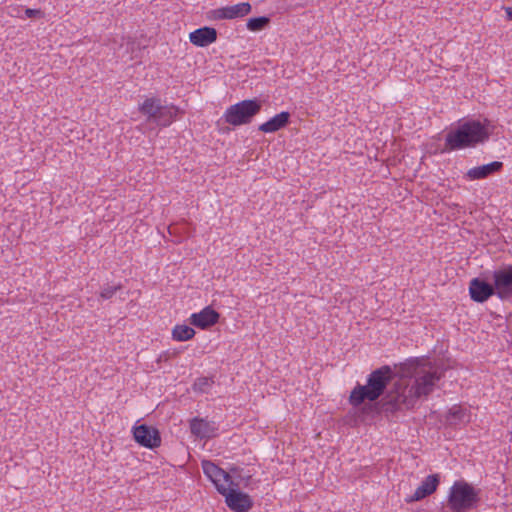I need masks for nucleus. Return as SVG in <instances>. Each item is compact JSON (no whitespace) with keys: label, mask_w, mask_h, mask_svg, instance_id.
<instances>
[{"label":"nucleus","mask_w":512,"mask_h":512,"mask_svg":"<svg viewBox=\"0 0 512 512\" xmlns=\"http://www.w3.org/2000/svg\"><path fill=\"white\" fill-rule=\"evenodd\" d=\"M42 11L39 10V9H31V8H26L25 9V15L28 17V18H36V17H40L42 16Z\"/></svg>","instance_id":"24"},{"label":"nucleus","mask_w":512,"mask_h":512,"mask_svg":"<svg viewBox=\"0 0 512 512\" xmlns=\"http://www.w3.org/2000/svg\"><path fill=\"white\" fill-rule=\"evenodd\" d=\"M120 288V286H108L102 290L101 297L104 299H110Z\"/></svg>","instance_id":"23"},{"label":"nucleus","mask_w":512,"mask_h":512,"mask_svg":"<svg viewBox=\"0 0 512 512\" xmlns=\"http://www.w3.org/2000/svg\"><path fill=\"white\" fill-rule=\"evenodd\" d=\"M490 122L467 120L450 130L445 136V151L474 148L487 142L491 135Z\"/></svg>","instance_id":"2"},{"label":"nucleus","mask_w":512,"mask_h":512,"mask_svg":"<svg viewBox=\"0 0 512 512\" xmlns=\"http://www.w3.org/2000/svg\"><path fill=\"white\" fill-rule=\"evenodd\" d=\"M492 279L498 298L507 300L512 297V265L493 271Z\"/></svg>","instance_id":"8"},{"label":"nucleus","mask_w":512,"mask_h":512,"mask_svg":"<svg viewBox=\"0 0 512 512\" xmlns=\"http://www.w3.org/2000/svg\"><path fill=\"white\" fill-rule=\"evenodd\" d=\"M203 473L213 482L217 491L220 486H229L232 483L231 476L222 468L209 460L202 461Z\"/></svg>","instance_id":"12"},{"label":"nucleus","mask_w":512,"mask_h":512,"mask_svg":"<svg viewBox=\"0 0 512 512\" xmlns=\"http://www.w3.org/2000/svg\"><path fill=\"white\" fill-rule=\"evenodd\" d=\"M440 484L439 474H430L421 482L418 488L415 490L413 495L406 499L407 503L420 501L430 495H432Z\"/></svg>","instance_id":"13"},{"label":"nucleus","mask_w":512,"mask_h":512,"mask_svg":"<svg viewBox=\"0 0 512 512\" xmlns=\"http://www.w3.org/2000/svg\"><path fill=\"white\" fill-rule=\"evenodd\" d=\"M393 378L390 366L385 365L372 371L366 385L357 384L349 396V402L354 407H359L365 400L377 401L385 392L387 385Z\"/></svg>","instance_id":"3"},{"label":"nucleus","mask_w":512,"mask_h":512,"mask_svg":"<svg viewBox=\"0 0 512 512\" xmlns=\"http://www.w3.org/2000/svg\"><path fill=\"white\" fill-rule=\"evenodd\" d=\"M135 441L146 448L155 449L161 445V435L157 428L146 424L135 425L132 429Z\"/></svg>","instance_id":"9"},{"label":"nucleus","mask_w":512,"mask_h":512,"mask_svg":"<svg viewBox=\"0 0 512 512\" xmlns=\"http://www.w3.org/2000/svg\"><path fill=\"white\" fill-rule=\"evenodd\" d=\"M213 380L209 377H200L194 383V390L201 393H207L213 385Z\"/></svg>","instance_id":"22"},{"label":"nucleus","mask_w":512,"mask_h":512,"mask_svg":"<svg viewBox=\"0 0 512 512\" xmlns=\"http://www.w3.org/2000/svg\"><path fill=\"white\" fill-rule=\"evenodd\" d=\"M503 169V163L500 161H493L489 164L477 166L469 169L466 173V178L469 180L485 179L493 174L499 173Z\"/></svg>","instance_id":"17"},{"label":"nucleus","mask_w":512,"mask_h":512,"mask_svg":"<svg viewBox=\"0 0 512 512\" xmlns=\"http://www.w3.org/2000/svg\"><path fill=\"white\" fill-rule=\"evenodd\" d=\"M219 493L225 497V503L234 512H248L253 506L251 497L229 486H220Z\"/></svg>","instance_id":"7"},{"label":"nucleus","mask_w":512,"mask_h":512,"mask_svg":"<svg viewBox=\"0 0 512 512\" xmlns=\"http://www.w3.org/2000/svg\"><path fill=\"white\" fill-rule=\"evenodd\" d=\"M469 294L473 301L483 303L496 295L494 284L481 278H473L469 284Z\"/></svg>","instance_id":"10"},{"label":"nucleus","mask_w":512,"mask_h":512,"mask_svg":"<svg viewBox=\"0 0 512 512\" xmlns=\"http://www.w3.org/2000/svg\"><path fill=\"white\" fill-rule=\"evenodd\" d=\"M175 353L174 352H170V351H164L162 352L158 358H157V362L158 363H161V362H164V361H168Z\"/></svg>","instance_id":"25"},{"label":"nucleus","mask_w":512,"mask_h":512,"mask_svg":"<svg viewBox=\"0 0 512 512\" xmlns=\"http://www.w3.org/2000/svg\"><path fill=\"white\" fill-rule=\"evenodd\" d=\"M140 112L157 126L167 127L176 118L179 108L174 105H163L159 98H146L140 105Z\"/></svg>","instance_id":"5"},{"label":"nucleus","mask_w":512,"mask_h":512,"mask_svg":"<svg viewBox=\"0 0 512 512\" xmlns=\"http://www.w3.org/2000/svg\"><path fill=\"white\" fill-rule=\"evenodd\" d=\"M251 12L248 2L238 3L232 6L218 8L212 11L214 19H236L246 16Z\"/></svg>","instance_id":"14"},{"label":"nucleus","mask_w":512,"mask_h":512,"mask_svg":"<svg viewBox=\"0 0 512 512\" xmlns=\"http://www.w3.org/2000/svg\"><path fill=\"white\" fill-rule=\"evenodd\" d=\"M505 11H506V14H507V18H508L509 20H512V7H507V8L505 9Z\"/></svg>","instance_id":"26"},{"label":"nucleus","mask_w":512,"mask_h":512,"mask_svg":"<svg viewBox=\"0 0 512 512\" xmlns=\"http://www.w3.org/2000/svg\"><path fill=\"white\" fill-rule=\"evenodd\" d=\"M270 22V19L266 16L250 18L247 21V29L253 32L263 30Z\"/></svg>","instance_id":"21"},{"label":"nucleus","mask_w":512,"mask_h":512,"mask_svg":"<svg viewBox=\"0 0 512 512\" xmlns=\"http://www.w3.org/2000/svg\"><path fill=\"white\" fill-rule=\"evenodd\" d=\"M195 333L192 327L178 324L172 330V338L176 341H188L195 336Z\"/></svg>","instance_id":"19"},{"label":"nucleus","mask_w":512,"mask_h":512,"mask_svg":"<svg viewBox=\"0 0 512 512\" xmlns=\"http://www.w3.org/2000/svg\"><path fill=\"white\" fill-rule=\"evenodd\" d=\"M189 428L192 435L199 439L213 438L218 431V425L215 421L199 417H194L189 421Z\"/></svg>","instance_id":"11"},{"label":"nucleus","mask_w":512,"mask_h":512,"mask_svg":"<svg viewBox=\"0 0 512 512\" xmlns=\"http://www.w3.org/2000/svg\"><path fill=\"white\" fill-rule=\"evenodd\" d=\"M480 495V488L465 480H456L448 492L447 508L449 512H472L479 507Z\"/></svg>","instance_id":"4"},{"label":"nucleus","mask_w":512,"mask_h":512,"mask_svg":"<svg viewBox=\"0 0 512 512\" xmlns=\"http://www.w3.org/2000/svg\"><path fill=\"white\" fill-rule=\"evenodd\" d=\"M290 113L288 111H282L276 114L268 121L262 123L258 129L263 133H274L285 128L290 123Z\"/></svg>","instance_id":"18"},{"label":"nucleus","mask_w":512,"mask_h":512,"mask_svg":"<svg viewBox=\"0 0 512 512\" xmlns=\"http://www.w3.org/2000/svg\"><path fill=\"white\" fill-rule=\"evenodd\" d=\"M262 104L258 99H247L229 106L223 119L232 126L246 125L252 122L253 118L260 113Z\"/></svg>","instance_id":"6"},{"label":"nucleus","mask_w":512,"mask_h":512,"mask_svg":"<svg viewBox=\"0 0 512 512\" xmlns=\"http://www.w3.org/2000/svg\"><path fill=\"white\" fill-rule=\"evenodd\" d=\"M466 417L467 415L465 409L460 406H453L449 411L447 419L451 425H457L467 421Z\"/></svg>","instance_id":"20"},{"label":"nucleus","mask_w":512,"mask_h":512,"mask_svg":"<svg viewBox=\"0 0 512 512\" xmlns=\"http://www.w3.org/2000/svg\"><path fill=\"white\" fill-rule=\"evenodd\" d=\"M412 385H395L378 403L379 412L393 417L397 412L414 408L418 399L433 392L442 374L429 361H416L410 368Z\"/></svg>","instance_id":"1"},{"label":"nucleus","mask_w":512,"mask_h":512,"mask_svg":"<svg viewBox=\"0 0 512 512\" xmlns=\"http://www.w3.org/2000/svg\"><path fill=\"white\" fill-rule=\"evenodd\" d=\"M220 314L211 306H206L198 313L190 316V323L200 329H207L218 323Z\"/></svg>","instance_id":"15"},{"label":"nucleus","mask_w":512,"mask_h":512,"mask_svg":"<svg viewBox=\"0 0 512 512\" xmlns=\"http://www.w3.org/2000/svg\"><path fill=\"white\" fill-rule=\"evenodd\" d=\"M189 40L195 46L206 47L217 40V31L207 26L198 28L190 33Z\"/></svg>","instance_id":"16"}]
</instances>
